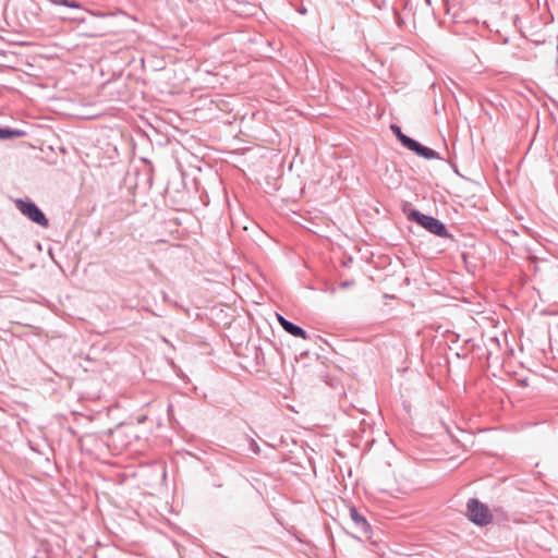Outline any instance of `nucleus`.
Returning a JSON list of instances; mask_svg holds the SVG:
<instances>
[{"mask_svg": "<svg viewBox=\"0 0 558 558\" xmlns=\"http://www.w3.org/2000/svg\"><path fill=\"white\" fill-rule=\"evenodd\" d=\"M465 515L477 526H487L494 521V514L488 506L476 498L468 500Z\"/></svg>", "mask_w": 558, "mask_h": 558, "instance_id": "obj_1", "label": "nucleus"}, {"mask_svg": "<svg viewBox=\"0 0 558 558\" xmlns=\"http://www.w3.org/2000/svg\"><path fill=\"white\" fill-rule=\"evenodd\" d=\"M15 207L27 217L32 222L47 228L49 226V219L45 215V213L40 209V207L31 198H16L14 201Z\"/></svg>", "mask_w": 558, "mask_h": 558, "instance_id": "obj_2", "label": "nucleus"}, {"mask_svg": "<svg viewBox=\"0 0 558 558\" xmlns=\"http://www.w3.org/2000/svg\"><path fill=\"white\" fill-rule=\"evenodd\" d=\"M410 217L413 218L416 222H418L426 230H428L429 232H432L436 235L445 236L447 234V230H446L445 226L436 218L420 214L417 211H412Z\"/></svg>", "mask_w": 558, "mask_h": 558, "instance_id": "obj_3", "label": "nucleus"}, {"mask_svg": "<svg viewBox=\"0 0 558 558\" xmlns=\"http://www.w3.org/2000/svg\"><path fill=\"white\" fill-rule=\"evenodd\" d=\"M403 145L421 157H424L426 159L436 158V153L433 149L421 145L420 143L415 142L412 138H404Z\"/></svg>", "mask_w": 558, "mask_h": 558, "instance_id": "obj_4", "label": "nucleus"}, {"mask_svg": "<svg viewBox=\"0 0 558 558\" xmlns=\"http://www.w3.org/2000/svg\"><path fill=\"white\" fill-rule=\"evenodd\" d=\"M26 131L11 128L9 125H0V140L11 141L26 136Z\"/></svg>", "mask_w": 558, "mask_h": 558, "instance_id": "obj_5", "label": "nucleus"}, {"mask_svg": "<svg viewBox=\"0 0 558 558\" xmlns=\"http://www.w3.org/2000/svg\"><path fill=\"white\" fill-rule=\"evenodd\" d=\"M278 322L280 323L281 327L289 332L290 335L294 337H300L302 339H306L307 335L306 332L299 326L290 323L286 318H283L281 315H277Z\"/></svg>", "mask_w": 558, "mask_h": 558, "instance_id": "obj_6", "label": "nucleus"}, {"mask_svg": "<svg viewBox=\"0 0 558 558\" xmlns=\"http://www.w3.org/2000/svg\"><path fill=\"white\" fill-rule=\"evenodd\" d=\"M350 517L354 524L356 525L357 531L363 533H366L368 531L367 521L356 511L355 508L350 509Z\"/></svg>", "mask_w": 558, "mask_h": 558, "instance_id": "obj_7", "label": "nucleus"}, {"mask_svg": "<svg viewBox=\"0 0 558 558\" xmlns=\"http://www.w3.org/2000/svg\"><path fill=\"white\" fill-rule=\"evenodd\" d=\"M51 4L54 5H61L69 9L80 10V11H86L82 3L76 0H48Z\"/></svg>", "mask_w": 558, "mask_h": 558, "instance_id": "obj_8", "label": "nucleus"}, {"mask_svg": "<svg viewBox=\"0 0 558 558\" xmlns=\"http://www.w3.org/2000/svg\"><path fill=\"white\" fill-rule=\"evenodd\" d=\"M51 4L54 5H61L69 9L80 10V11H86L82 3L76 0H48Z\"/></svg>", "mask_w": 558, "mask_h": 558, "instance_id": "obj_9", "label": "nucleus"}, {"mask_svg": "<svg viewBox=\"0 0 558 558\" xmlns=\"http://www.w3.org/2000/svg\"><path fill=\"white\" fill-rule=\"evenodd\" d=\"M391 130L392 132L397 135V137L400 140V142L403 144V140L404 138H410L409 136L404 135L402 132H401V129L397 125H391Z\"/></svg>", "mask_w": 558, "mask_h": 558, "instance_id": "obj_10", "label": "nucleus"}, {"mask_svg": "<svg viewBox=\"0 0 558 558\" xmlns=\"http://www.w3.org/2000/svg\"><path fill=\"white\" fill-rule=\"evenodd\" d=\"M194 183H195V186H196V191H199V179L197 177H194Z\"/></svg>", "mask_w": 558, "mask_h": 558, "instance_id": "obj_11", "label": "nucleus"}, {"mask_svg": "<svg viewBox=\"0 0 558 558\" xmlns=\"http://www.w3.org/2000/svg\"><path fill=\"white\" fill-rule=\"evenodd\" d=\"M72 20L78 21V22H84L85 17L84 16H75V17H72Z\"/></svg>", "mask_w": 558, "mask_h": 558, "instance_id": "obj_12", "label": "nucleus"}, {"mask_svg": "<svg viewBox=\"0 0 558 558\" xmlns=\"http://www.w3.org/2000/svg\"><path fill=\"white\" fill-rule=\"evenodd\" d=\"M192 168L196 169L198 172L203 171V168L199 165H192Z\"/></svg>", "mask_w": 558, "mask_h": 558, "instance_id": "obj_13", "label": "nucleus"}, {"mask_svg": "<svg viewBox=\"0 0 558 558\" xmlns=\"http://www.w3.org/2000/svg\"><path fill=\"white\" fill-rule=\"evenodd\" d=\"M203 162H204V165H205V167H206V168H209V162H207V161H205V160H204Z\"/></svg>", "mask_w": 558, "mask_h": 558, "instance_id": "obj_14", "label": "nucleus"}, {"mask_svg": "<svg viewBox=\"0 0 558 558\" xmlns=\"http://www.w3.org/2000/svg\"><path fill=\"white\" fill-rule=\"evenodd\" d=\"M180 558H183L184 554L179 550Z\"/></svg>", "mask_w": 558, "mask_h": 558, "instance_id": "obj_15", "label": "nucleus"}]
</instances>
